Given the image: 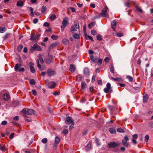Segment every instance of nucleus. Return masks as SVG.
<instances>
[{
  "instance_id": "obj_6",
  "label": "nucleus",
  "mask_w": 153,
  "mask_h": 153,
  "mask_svg": "<svg viewBox=\"0 0 153 153\" xmlns=\"http://www.w3.org/2000/svg\"><path fill=\"white\" fill-rule=\"evenodd\" d=\"M53 59V56L51 55H48L46 56L45 59V62L48 64H50L51 63Z\"/></svg>"
},
{
  "instance_id": "obj_10",
  "label": "nucleus",
  "mask_w": 153,
  "mask_h": 153,
  "mask_svg": "<svg viewBox=\"0 0 153 153\" xmlns=\"http://www.w3.org/2000/svg\"><path fill=\"white\" fill-rule=\"evenodd\" d=\"M30 36V40L33 41L34 40H37L40 37V34H38L36 36H35V34H31Z\"/></svg>"
},
{
  "instance_id": "obj_52",
  "label": "nucleus",
  "mask_w": 153,
  "mask_h": 153,
  "mask_svg": "<svg viewBox=\"0 0 153 153\" xmlns=\"http://www.w3.org/2000/svg\"><path fill=\"white\" fill-rule=\"evenodd\" d=\"M74 26H75V27L76 28L78 29V28H79V25L78 24H77V23H76H76H74Z\"/></svg>"
},
{
  "instance_id": "obj_14",
  "label": "nucleus",
  "mask_w": 153,
  "mask_h": 153,
  "mask_svg": "<svg viewBox=\"0 0 153 153\" xmlns=\"http://www.w3.org/2000/svg\"><path fill=\"white\" fill-rule=\"evenodd\" d=\"M59 43L58 42H55L53 43H52L49 47V48L50 49H52L56 46H57L59 44Z\"/></svg>"
},
{
  "instance_id": "obj_57",
  "label": "nucleus",
  "mask_w": 153,
  "mask_h": 153,
  "mask_svg": "<svg viewBox=\"0 0 153 153\" xmlns=\"http://www.w3.org/2000/svg\"><path fill=\"white\" fill-rule=\"evenodd\" d=\"M86 25H83V29L84 30V33L85 35L86 34Z\"/></svg>"
},
{
  "instance_id": "obj_19",
  "label": "nucleus",
  "mask_w": 153,
  "mask_h": 153,
  "mask_svg": "<svg viewBox=\"0 0 153 153\" xmlns=\"http://www.w3.org/2000/svg\"><path fill=\"white\" fill-rule=\"evenodd\" d=\"M75 67L74 65L71 64L70 65V70L71 72H73L75 71Z\"/></svg>"
},
{
  "instance_id": "obj_48",
  "label": "nucleus",
  "mask_w": 153,
  "mask_h": 153,
  "mask_svg": "<svg viewBox=\"0 0 153 153\" xmlns=\"http://www.w3.org/2000/svg\"><path fill=\"white\" fill-rule=\"evenodd\" d=\"M71 31L73 32H75L76 31V29L74 26H72L71 27Z\"/></svg>"
},
{
  "instance_id": "obj_26",
  "label": "nucleus",
  "mask_w": 153,
  "mask_h": 153,
  "mask_svg": "<svg viewBox=\"0 0 153 153\" xmlns=\"http://www.w3.org/2000/svg\"><path fill=\"white\" fill-rule=\"evenodd\" d=\"M7 29L5 27H0V32L4 33L6 31Z\"/></svg>"
},
{
  "instance_id": "obj_33",
  "label": "nucleus",
  "mask_w": 153,
  "mask_h": 153,
  "mask_svg": "<svg viewBox=\"0 0 153 153\" xmlns=\"http://www.w3.org/2000/svg\"><path fill=\"white\" fill-rule=\"evenodd\" d=\"M51 38L53 40H56L58 38V36L56 35H53L51 36Z\"/></svg>"
},
{
  "instance_id": "obj_45",
  "label": "nucleus",
  "mask_w": 153,
  "mask_h": 153,
  "mask_svg": "<svg viewBox=\"0 0 153 153\" xmlns=\"http://www.w3.org/2000/svg\"><path fill=\"white\" fill-rule=\"evenodd\" d=\"M47 139L46 138H44L42 139V142L44 143H45L47 141Z\"/></svg>"
},
{
  "instance_id": "obj_31",
  "label": "nucleus",
  "mask_w": 153,
  "mask_h": 153,
  "mask_svg": "<svg viewBox=\"0 0 153 153\" xmlns=\"http://www.w3.org/2000/svg\"><path fill=\"white\" fill-rule=\"evenodd\" d=\"M0 149L3 152H4L5 151L6 148L4 146L0 144Z\"/></svg>"
},
{
  "instance_id": "obj_23",
  "label": "nucleus",
  "mask_w": 153,
  "mask_h": 153,
  "mask_svg": "<svg viewBox=\"0 0 153 153\" xmlns=\"http://www.w3.org/2000/svg\"><path fill=\"white\" fill-rule=\"evenodd\" d=\"M23 4V2L22 1H19L17 3V5L18 7H21Z\"/></svg>"
},
{
  "instance_id": "obj_3",
  "label": "nucleus",
  "mask_w": 153,
  "mask_h": 153,
  "mask_svg": "<svg viewBox=\"0 0 153 153\" xmlns=\"http://www.w3.org/2000/svg\"><path fill=\"white\" fill-rule=\"evenodd\" d=\"M104 91L106 93H107L109 92H112V91L111 88V87L110 84L108 82L106 85V88L104 89Z\"/></svg>"
},
{
  "instance_id": "obj_56",
  "label": "nucleus",
  "mask_w": 153,
  "mask_h": 153,
  "mask_svg": "<svg viewBox=\"0 0 153 153\" xmlns=\"http://www.w3.org/2000/svg\"><path fill=\"white\" fill-rule=\"evenodd\" d=\"M44 25L46 27H48L49 26V24L47 22H45L44 24Z\"/></svg>"
},
{
  "instance_id": "obj_1",
  "label": "nucleus",
  "mask_w": 153,
  "mask_h": 153,
  "mask_svg": "<svg viewBox=\"0 0 153 153\" xmlns=\"http://www.w3.org/2000/svg\"><path fill=\"white\" fill-rule=\"evenodd\" d=\"M108 9V7L105 6L104 7V8L102 10L101 13H100V15H102L104 17H108V15L107 12Z\"/></svg>"
},
{
  "instance_id": "obj_44",
  "label": "nucleus",
  "mask_w": 153,
  "mask_h": 153,
  "mask_svg": "<svg viewBox=\"0 0 153 153\" xmlns=\"http://www.w3.org/2000/svg\"><path fill=\"white\" fill-rule=\"evenodd\" d=\"M117 131L119 132H124V130L122 128H118L117 129Z\"/></svg>"
},
{
  "instance_id": "obj_32",
  "label": "nucleus",
  "mask_w": 153,
  "mask_h": 153,
  "mask_svg": "<svg viewBox=\"0 0 153 153\" xmlns=\"http://www.w3.org/2000/svg\"><path fill=\"white\" fill-rule=\"evenodd\" d=\"M91 148V145L90 144H88L85 147V149L87 151L89 150Z\"/></svg>"
},
{
  "instance_id": "obj_4",
  "label": "nucleus",
  "mask_w": 153,
  "mask_h": 153,
  "mask_svg": "<svg viewBox=\"0 0 153 153\" xmlns=\"http://www.w3.org/2000/svg\"><path fill=\"white\" fill-rule=\"evenodd\" d=\"M129 140V138L127 136H125L124 138L122 141V143L123 145L126 147H128L129 145V143L127 142V141Z\"/></svg>"
},
{
  "instance_id": "obj_54",
  "label": "nucleus",
  "mask_w": 153,
  "mask_h": 153,
  "mask_svg": "<svg viewBox=\"0 0 153 153\" xmlns=\"http://www.w3.org/2000/svg\"><path fill=\"white\" fill-rule=\"evenodd\" d=\"M38 19L37 18H36L34 19V20H33V22L34 24H36L38 22Z\"/></svg>"
},
{
  "instance_id": "obj_43",
  "label": "nucleus",
  "mask_w": 153,
  "mask_h": 153,
  "mask_svg": "<svg viewBox=\"0 0 153 153\" xmlns=\"http://www.w3.org/2000/svg\"><path fill=\"white\" fill-rule=\"evenodd\" d=\"M27 108H24L23 109L22 111V112L25 114H27Z\"/></svg>"
},
{
  "instance_id": "obj_13",
  "label": "nucleus",
  "mask_w": 153,
  "mask_h": 153,
  "mask_svg": "<svg viewBox=\"0 0 153 153\" xmlns=\"http://www.w3.org/2000/svg\"><path fill=\"white\" fill-rule=\"evenodd\" d=\"M31 48L34 50L39 51H41V50L40 47L36 43Z\"/></svg>"
},
{
  "instance_id": "obj_64",
  "label": "nucleus",
  "mask_w": 153,
  "mask_h": 153,
  "mask_svg": "<svg viewBox=\"0 0 153 153\" xmlns=\"http://www.w3.org/2000/svg\"><path fill=\"white\" fill-rule=\"evenodd\" d=\"M86 99L83 98H82V99L80 100V102L81 103H84L85 102Z\"/></svg>"
},
{
  "instance_id": "obj_40",
  "label": "nucleus",
  "mask_w": 153,
  "mask_h": 153,
  "mask_svg": "<svg viewBox=\"0 0 153 153\" xmlns=\"http://www.w3.org/2000/svg\"><path fill=\"white\" fill-rule=\"evenodd\" d=\"M111 78L113 80L115 81H119L120 79V78H114L113 77H111Z\"/></svg>"
},
{
  "instance_id": "obj_7",
  "label": "nucleus",
  "mask_w": 153,
  "mask_h": 153,
  "mask_svg": "<svg viewBox=\"0 0 153 153\" xmlns=\"http://www.w3.org/2000/svg\"><path fill=\"white\" fill-rule=\"evenodd\" d=\"M60 139L57 137L56 136L55 138V142L53 144V148L56 149L57 147L58 144L59 143Z\"/></svg>"
},
{
  "instance_id": "obj_61",
  "label": "nucleus",
  "mask_w": 153,
  "mask_h": 153,
  "mask_svg": "<svg viewBox=\"0 0 153 153\" xmlns=\"http://www.w3.org/2000/svg\"><path fill=\"white\" fill-rule=\"evenodd\" d=\"M19 118V117L18 116H16L13 118V119L14 120H18Z\"/></svg>"
},
{
  "instance_id": "obj_29",
  "label": "nucleus",
  "mask_w": 153,
  "mask_h": 153,
  "mask_svg": "<svg viewBox=\"0 0 153 153\" xmlns=\"http://www.w3.org/2000/svg\"><path fill=\"white\" fill-rule=\"evenodd\" d=\"M95 24V22H92V23L89 24L88 25V27L89 28H91L92 27L94 26Z\"/></svg>"
},
{
  "instance_id": "obj_9",
  "label": "nucleus",
  "mask_w": 153,
  "mask_h": 153,
  "mask_svg": "<svg viewBox=\"0 0 153 153\" xmlns=\"http://www.w3.org/2000/svg\"><path fill=\"white\" fill-rule=\"evenodd\" d=\"M34 64L32 62L29 63V66L30 69V72L32 73H34L35 72V70L33 66Z\"/></svg>"
},
{
  "instance_id": "obj_22",
  "label": "nucleus",
  "mask_w": 153,
  "mask_h": 153,
  "mask_svg": "<svg viewBox=\"0 0 153 153\" xmlns=\"http://www.w3.org/2000/svg\"><path fill=\"white\" fill-rule=\"evenodd\" d=\"M62 42L65 45H68L69 44V41L66 39H63L62 40Z\"/></svg>"
},
{
  "instance_id": "obj_62",
  "label": "nucleus",
  "mask_w": 153,
  "mask_h": 153,
  "mask_svg": "<svg viewBox=\"0 0 153 153\" xmlns=\"http://www.w3.org/2000/svg\"><path fill=\"white\" fill-rule=\"evenodd\" d=\"M109 60V58L108 57H106L104 59V61L107 63L108 62Z\"/></svg>"
},
{
  "instance_id": "obj_60",
  "label": "nucleus",
  "mask_w": 153,
  "mask_h": 153,
  "mask_svg": "<svg viewBox=\"0 0 153 153\" xmlns=\"http://www.w3.org/2000/svg\"><path fill=\"white\" fill-rule=\"evenodd\" d=\"M77 78L79 80H82V77L80 75H79L77 76Z\"/></svg>"
},
{
  "instance_id": "obj_25",
  "label": "nucleus",
  "mask_w": 153,
  "mask_h": 153,
  "mask_svg": "<svg viewBox=\"0 0 153 153\" xmlns=\"http://www.w3.org/2000/svg\"><path fill=\"white\" fill-rule=\"evenodd\" d=\"M22 66L20 64H16L15 67V69L16 71H17L18 69Z\"/></svg>"
},
{
  "instance_id": "obj_55",
  "label": "nucleus",
  "mask_w": 153,
  "mask_h": 153,
  "mask_svg": "<svg viewBox=\"0 0 153 153\" xmlns=\"http://www.w3.org/2000/svg\"><path fill=\"white\" fill-rule=\"evenodd\" d=\"M149 139V136L147 135L145 137V140L146 142H147Z\"/></svg>"
},
{
  "instance_id": "obj_51",
  "label": "nucleus",
  "mask_w": 153,
  "mask_h": 153,
  "mask_svg": "<svg viewBox=\"0 0 153 153\" xmlns=\"http://www.w3.org/2000/svg\"><path fill=\"white\" fill-rule=\"evenodd\" d=\"M14 135V134L13 133H12L10 135V136L9 138L10 139H12Z\"/></svg>"
},
{
  "instance_id": "obj_35",
  "label": "nucleus",
  "mask_w": 153,
  "mask_h": 153,
  "mask_svg": "<svg viewBox=\"0 0 153 153\" xmlns=\"http://www.w3.org/2000/svg\"><path fill=\"white\" fill-rule=\"evenodd\" d=\"M110 70L111 72L112 73H113L114 72V67L113 65H111L110 68Z\"/></svg>"
},
{
  "instance_id": "obj_15",
  "label": "nucleus",
  "mask_w": 153,
  "mask_h": 153,
  "mask_svg": "<svg viewBox=\"0 0 153 153\" xmlns=\"http://www.w3.org/2000/svg\"><path fill=\"white\" fill-rule=\"evenodd\" d=\"M35 113V111L31 109H27V114L33 115Z\"/></svg>"
},
{
  "instance_id": "obj_39",
  "label": "nucleus",
  "mask_w": 153,
  "mask_h": 153,
  "mask_svg": "<svg viewBox=\"0 0 153 153\" xmlns=\"http://www.w3.org/2000/svg\"><path fill=\"white\" fill-rule=\"evenodd\" d=\"M71 123L72 124L70 126L69 128V131H71V129L74 127V122H73V123Z\"/></svg>"
},
{
  "instance_id": "obj_17",
  "label": "nucleus",
  "mask_w": 153,
  "mask_h": 153,
  "mask_svg": "<svg viewBox=\"0 0 153 153\" xmlns=\"http://www.w3.org/2000/svg\"><path fill=\"white\" fill-rule=\"evenodd\" d=\"M56 85V83L55 82H50L48 84V86L49 88H53Z\"/></svg>"
},
{
  "instance_id": "obj_8",
  "label": "nucleus",
  "mask_w": 153,
  "mask_h": 153,
  "mask_svg": "<svg viewBox=\"0 0 153 153\" xmlns=\"http://www.w3.org/2000/svg\"><path fill=\"white\" fill-rule=\"evenodd\" d=\"M119 144L112 142L108 143V146L110 148H114L116 147L117 145H119Z\"/></svg>"
},
{
  "instance_id": "obj_27",
  "label": "nucleus",
  "mask_w": 153,
  "mask_h": 153,
  "mask_svg": "<svg viewBox=\"0 0 153 153\" xmlns=\"http://www.w3.org/2000/svg\"><path fill=\"white\" fill-rule=\"evenodd\" d=\"M109 131L112 134H115L116 132V130L112 128H110L109 129Z\"/></svg>"
},
{
  "instance_id": "obj_11",
  "label": "nucleus",
  "mask_w": 153,
  "mask_h": 153,
  "mask_svg": "<svg viewBox=\"0 0 153 153\" xmlns=\"http://www.w3.org/2000/svg\"><path fill=\"white\" fill-rule=\"evenodd\" d=\"M73 122L74 121L71 117H67L65 120V123L67 124H70Z\"/></svg>"
},
{
  "instance_id": "obj_38",
  "label": "nucleus",
  "mask_w": 153,
  "mask_h": 153,
  "mask_svg": "<svg viewBox=\"0 0 153 153\" xmlns=\"http://www.w3.org/2000/svg\"><path fill=\"white\" fill-rule=\"evenodd\" d=\"M73 37L75 39H78L79 38V36L77 34H75L73 36Z\"/></svg>"
},
{
  "instance_id": "obj_24",
  "label": "nucleus",
  "mask_w": 153,
  "mask_h": 153,
  "mask_svg": "<svg viewBox=\"0 0 153 153\" xmlns=\"http://www.w3.org/2000/svg\"><path fill=\"white\" fill-rule=\"evenodd\" d=\"M86 84L85 82L83 81L82 82L81 86L82 88L83 89H85L86 87Z\"/></svg>"
},
{
  "instance_id": "obj_41",
  "label": "nucleus",
  "mask_w": 153,
  "mask_h": 153,
  "mask_svg": "<svg viewBox=\"0 0 153 153\" xmlns=\"http://www.w3.org/2000/svg\"><path fill=\"white\" fill-rule=\"evenodd\" d=\"M97 39L98 40L100 41L102 40V36L100 34L97 36Z\"/></svg>"
},
{
  "instance_id": "obj_30",
  "label": "nucleus",
  "mask_w": 153,
  "mask_h": 153,
  "mask_svg": "<svg viewBox=\"0 0 153 153\" xmlns=\"http://www.w3.org/2000/svg\"><path fill=\"white\" fill-rule=\"evenodd\" d=\"M56 18V16L54 14L52 15L50 17V19L51 20H53Z\"/></svg>"
},
{
  "instance_id": "obj_5",
  "label": "nucleus",
  "mask_w": 153,
  "mask_h": 153,
  "mask_svg": "<svg viewBox=\"0 0 153 153\" xmlns=\"http://www.w3.org/2000/svg\"><path fill=\"white\" fill-rule=\"evenodd\" d=\"M44 61L42 58L40 57L39 58V59H38L37 60V66L39 68V69L40 70H42L43 69H41V65L39 64V62H40L41 63H43Z\"/></svg>"
},
{
  "instance_id": "obj_34",
  "label": "nucleus",
  "mask_w": 153,
  "mask_h": 153,
  "mask_svg": "<svg viewBox=\"0 0 153 153\" xmlns=\"http://www.w3.org/2000/svg\"><path fill=\"white\" fill-rule=\"evenodd\" d=\"M30 83L32 85H35L36 83L35 81L33 79H30Z\"/></svg>"
},
{
  "instance_id": "obj_47",
  "label": "nucleus",
  "mask_w": 153,
  "mask_h": 153,
  "mask_svg": "<svg viewBox=\"0 0 153 153\" xmlns=\"http://www.w3.org/2000/svg\"><path fill=\"white\" fill-rule=\"evenodd\" d=\"M91 33L92 35H95L97 34L96 31L94 30H93L91 31Z\"/></svg>"
},
{
  "instance_id": "obj_2",
  "label": "nucleus",
  "mask_w": 153,
  "mask_h": 153,
  "mask_svg": "<svg viewBox=\"0 0 153 153\" xmlns=\"http://www.w3.org/2000/svg\"><path fill=\"white\" fill-rule=\"evenodd\" d=\"M68 19L69 18L68 17L65 18L63 19L62 26H61L62 31H63L66 25L68 23Z\"/></svg>"
},
{
  "instance_id": "obj_50",
  "label": "nucleus",
  "mask_w": 153,
  "mask_h": 153,
  "mask_svg": "<svg viewBox=\"0 0 153 153\" xmlns=\"http://www.w3.org/2000/svg\"><path fill=\"white\" fill-rule=\"evenodd\" d=\"M33 94L34 96H36L37 95L36 91L35 90H33L32 91Z\"/></svg>"
},
{
  "instance_id": "obj_53",
  "label": "nucleus",
  "mask_w": 153,
  "mask_h": 153,
  "mask_svg": "<svg viewBox=\"0 0 153 153\" xmlns=\"http://www.w3.org/2000/svg\"><path fill=\"white\" fill-rule=\"evenodd\" d=\"M30 10L31 11V12L30 15H31V16H33V15H34L33 14V8L32 7V8H30Z\"/></svg>"
},
{
  "instance_id": "obj_37",
  "label": "nucleus",
  "mask_w": 153,
  "mask_h": 153,
  "mask_svg": "<svg viewBox=\"0 0 153 153\" xmlns=\"http://www.w3.org/2000/svg\"><path fill=\"white\" fill-rule=\"evenodd\" d=\"M24 119L25 121L27 122H30L31 121V119L30 118H28L25 115V116Z\"/></svg>"
},
{
  "instance_id": "obj_42",
  "label": "nucleus",
  "mask_w": 153,
  "mask_h": 153,
  "mask_svg": "<svg viewBox=\"0 0 153 153\" xmlns=\"http://www.w3.org/2000/svg\"><path fill=\"white\" fill-rule=\"evenodd\" d=\"M127 78L128 79L130 82H131L133 80V78L132 77L130 76H127Z\"/></svg>"
},
{
  "instance_id": "obj_18",
  "label": "nucleus",
  "mask_w": 153,
  "mask_h": 153,
  "mask_svg": "<svg viewBox=\"0 0 153 153\" xmlns=\"http://www.w3.org/2000/svg\"><path fill=\"white\" fill-rule=\"evenodd\" d=\"M148 99V95L146 94H144L143 96V103H146Z\"/></svg>"
},
{
  "instance_id": "obj_28",
  "label": "nucleus",
  "mask_w": 153,
  "mask_h": 153,
  "mask_svg": "<svg viewBox=\"0 0 153 153\" xmlns=\"http://www.w3.org/2000/svg\"><path fill=\"white\" fill-rule=\"evenodd\" d=\"M114 35L118 37H121L123 35V34L122 33H114Z\"/></svg>"
},
{
  "instance_id": "obj_12",
  "label": "nucleus",
  "mask_w": 153,
  "mask_h": 153,
  "mask_svg": "<svg viewBox=\"0 0 153 153\" xmlns=\"http://www.w3.org/2000/svg\"><path fill=\"white\" fill-rule=\"evenodd\" d=\"M47 74L49 76H53L55 74V72L51 69H48L47 71Z\"/></svg>"
},
{
  "instance_id": "obj_58",
  "label": "nucleus",
  "mask_w": 153,
  "mask_h": 153,
  "mask_svg": "<svg viewBox=\"0 0 153 153\" xmlns=\"http://www.w3.org/2000/svg\"><path fill=\"white\" fill-rule=\"evenodd\" d=\"M12 123L13 124H14V125H16L18 126H19V127H20L21 126V125L19 124L18 123H17L15 122H12Z\"/></svg>"
},
{
  "instance_id": "obj_49",
  "label": "nucleus",
  "mask_w": 153,
  "mask_h": 153,
  "mask_svg": "<svg viewBox=\"0 0 153 153\" xmlns=\"http://www.w3.org/2000/svg\"><path fill=\"white\" fill-rule=\"evenodd\" d=\"M7 122L6 121H3L1 123V125H5L7 124Z\"/></svg>"
},
{
  "instance_id": "obj_36",
  "label": "nucleus",
  "mask_w": 153,
  "mask_h": 153,
  "mask_svg": "<svg viewBox=\"0 0 153 153\" xmlns=\"http://www.w3.org/2000/svg\"><path fill=\"white\" fill-rule=\"evenodd\" d=\"M23 48V46L22 45H19L17 49L19 51H20Z\"/></svg>"
},
{
  "instance_id": "obj_21",
  "label": "nucleus",
  "mask_w": 153,
  "mask_h": 153,
  "mask_svg": "<svg viewBox=\"0 0 153 153\" xmlns=\"http://www.w3.org/2000/svg\"><path fill=\"white\" fill-rule=\"evenodd\" d=\"M3 98L4 100H8L10 99V96L8 94H4L3 96Z\"/></svg>"
},
{
  "instance_id": "obj_46",
  "label": "nucleus",
  "mask_w": 153,
  "mask_h": 153,
  "mask_svg": "<svg viewBox=\"0 0 153 153\" xmlns=\"http://www.w3.org/2000/svg\"><path fill=\"white\" fill-rule=\"evenodd\" d=\"M46 8L44 6H42V13H44L45 12Z\"/></svg>"
},
{
  "instance_id": "obj_63",
  "label": "nucleus",
  "mask_w": 153,
  "mask_h": 153,
  "mask_svg": "<svg viewBox=\"0 0 153 153\" xmlns=\"http://www.w3.org/2000/svg\"><path fill=\"white\" fill-rule=\"evenodd\" d=\"M102 60L101 59H98V65H101L102 64Z\"/></svg>"
},
{
  "instance_id": "obj_59",
  "label": "nucleus",
  "mask_w": 153,
  "mask_h": 153,
  "mask_svg": "<svg viewBox=\"0 0 153 153\" xmlns=\"http://www.w3.org/2000/svg\"><path fill=\"white\" fill-rule=\"evenodd\" d=\"M62 132L63 133L65 134H66L68 133V131L67 130L64 129Z\"/></svg>"
},
{
  "instance_id": "obj_16",
  "label": "nucleus",
  "mask_w": 153,
  "mask_h": 153,
  "mask_svg": "<svg viewBox=\"0 0 153 153\" xmlns=\"http://www.w3.org/2000/svg\"><path fill=\"white\" fill-rule=\"evenodd\" d=\"M89 74V71L88 68H85L84 70V74L86 76H88Z\"/></svg>"
},
{
  "instance_id": "obj_20",
  "label": "nucleus",
  "mask_w": 153,
  "mask_h": 153,
  "mask_svg": "<svg viewBox=\"0 0 153 153\" xmlns=\"http://www.w3.org/2000/svg\"><path fill=\"white\" fill-rule=\"evenodd\" d=\"M117 23L114 20L111 23V27L113 29L115 30V28L114 27H115L117 26Z\"/></svg>"
}]
</instances>
